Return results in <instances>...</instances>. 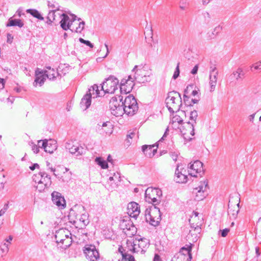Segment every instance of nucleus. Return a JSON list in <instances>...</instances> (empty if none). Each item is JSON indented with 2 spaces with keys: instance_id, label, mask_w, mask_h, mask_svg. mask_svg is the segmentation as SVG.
<instances>
[{
  "instance_id": "obj_10",
  "label": "nucleus",
  "mask_w": 261,
  "mask_h": 261,
  "mask_svg": "<svg viewBox=\"0 0 261 261\" xmlns=\"http://www.w3.org/2000/svg\"><path fill=\"white\" fill-rule=\"evenodd\" d=\"M207 187V182L204 181L200 182L198 187L194 189L193 193L196 194L195 199L196 201H201L206 197L207 193L205 190Z\"/></svg>"
},
{
  "instance_id": "obj_24",
  "label": "nucleus",
  "mask_w": 261,
  "mask_h": 261,
  "mask_svg": "<svg viewBox=\"0 0 261 261\" xmlns=\"http://www.w3.org/2000/svg\"><path fill=\"white\" fill-rule=\"evenodd\" d=\"M118 251L122 255V259L119 261H136L134 256L126 252V249L122 246L119 247Z\"/></svg>"
},
{
  "instance_id": "obj_21",
  "label": "nucleus",
  "mask_w": 261,
  "mask_h": 261,
  "mask_svg": "<svg viewBox=\"0 0 261 261\" xmlns=\"http://www.w3.org/2000/svg\"><path fill=\"white\" fill-rule=\"evenodd\" d=\"M158 144H154L152 145H144L142 147V151L145 155L149 158L153 156L156 152Z\"/></svg>"
},
{
  "instance_id": "obj_64",
  "label": "nucleus",
  "mask_w": 261,
  "mask_h": 261,
  "mask_svg": "<svg viewBox=\"0 0 261 261\" xmlns=\"http://www.w3.org/2000/svg\"><path fill=\"white\" fill-rule=\"evenodd\" d=\"M39 165L37 163H35L32 166H30V169L33 171L35 170L36 168H39Z\"/></svg>"
},
{
  "instance_id": "obj_7",
  "label": "nucleus",
  "mask_w": 261,
  "mask_h": 261,
  "mask_svg": "<svg viewBox=\"0 0 261 261\" xmlns=\"http://www.w3.org/2000/svg\"><path fill=\"white\" fill-rule=\"evenodd\" d=\"M119 100L116 97H113L110 100L109 107L113 115L116 117L122 116L124 114L123 106L122 105L123 97L118 96Z\"/></svg>"
},
{
  "instance_id": "obj_39",
  "label": "nucleus",
  "mask_w": 261,
  "mask_h": 261,
  "mask_svg": "<svg viewBox=\"0 0 261 261\" xmlns=\"http://www.w3.org/2000/svg\"><path fill=\"white\" fill-rule=\"evenodd\" d=\"M55 72V70L53 69L51 71L41 70L40 72V73H44V75H45L50 80H55L56 79Z\"/></svg>"
},
{
  "instance_id": "obj_45",
  "label": "nucleus",
  "mask_w": 261,
  "mask_h": 261,
  "mask_svg": "<svg viewBox=\"0 0 261 261\" xmlns=\"http://www.w3.org/2000/svg\"><path fill=\"white\" fill-rule=\"evenodd\" d=\"M137 232V228L135 225L129 227L128 230H124V233L128 237H132L136 234Z\"/></svg>"
},
{
  "instance_id": "obj_50",
  "label": "nucleus",
  "mask_w": 261,
  "mask_h": 261,
  "mask_svg": "<svg viewBox=\"0 0 261 261\" xmlns=\"http://www.w3.org/2000/svg\"><path fill=\"white\" fill-rule=\"evenodd\" d=\"M29 145L31 146L32 150L33 151L34 153H38L39 152V147L33 142H29Z\"/></svg>"
},
{
  "instance_id": "obj_29",
  "label": "nucleus",
  "mask_w": 261,
  "mask_h": 261,
  "mask_svg": "<svg viewBox=\"0 0 261 261\" xmlns=\"http://www.w3.org/2000/svg\"><path fill=\"white\" fill-rule=\"evenodd\" d=\"M57 149V145L56 142L53 141L47 140V143L45 145L44 150L46 152L52 153Z\"/></svg>"
},
{
  "instance_id": "obj_36",
  "label": "nucleus",
  "mask_w": 261,
  "mask_h": 261,
  "mask_svg": "<svg viewBox=\"0 0 261 261\" xmlns=\"http://www.w3.org/2000/svg\"><path fill=\"white\" fill-rule=\"evenodd\" d=\"M192 248V244H190V245H187L186 247V246L182 247L180 249V251L179 252V253L178 254H181L185 255V256H187V257L189 256H190V257H192V253H191Z\"/></svg>"
},
{
  "instance_id": "obj_26",
  "label": "nucleus",
  "mask_w": 261,
  "mask_h": 261,
  "mask_svg": "<svg viewBox=\"0 0 261 261\" xmlns=\"http://www.w3.org/2000/svg\"><path fill=\"white\" fill-rule=\"evenodd\" d=\"M91 95H90V93H86L85 94L82 98L80 102V106L81 108L84 110L87 109L91 105Z\"/></svg>"
},
{
  "instance_id": "obj_8",
  "label": "nucleus",
  "mask_w": 261,
  "mask_h": 261,
  "mask_svg": "<svg viewBox=\"0 0 261 261\" xmlns=\"http://www.w3.org/2000/svg\"><path fill=\"white\" fill-rule=\"evenodd\" d=\"M83 251L86 259L89 261H99L100 259L99 251L94 245H86Z\"/></svg>"
},
{
  "instance_id": "obj_53",
  "label": "nucleus",
  "mask_w": 261,
  "mask_h": 261,
  "mask_svg": "<svg viewBox=\"0 0 261 261\" xmlns=\"http://www.w3.org/2000/svg\"><path fill=\"white\" fill-rule=\"evenodd\" d=\"M45 80V79L43 76H36L35 80V82L39 83L40 86H42Z\"/></svg>"
},
{
  "instance_id": "obj_3",
  "label": "nucleus",
  "mask_w": 261,
  "mask_h": 261,
  "mask_svg": "<svg viewBox=\"0 0 261 261\" xmlns=\"http://www.w3.org/2000/svg\"><path fill=\"white\" fill-rule=\"evenodd\" d=\"M122 105L124 113L129 116H133L138 110V105L136 99L132 95H129L122 100Z\"/></svg>"
},
{
  "instance_id": "obj_62",
  "label": "nucleus",
  "mask_w": 261,
  "mask_h": 261,
  "mask_svg": "<svg viewBox=\"0 0 261 261\" xmlns=\"http://www.w3.org/2000/svg\"><path fill=\"white\" fill-rule=\"evenodd\" d=\"M255 70H261V62L256 63L254 65H253Z\"/></svg>"
},
{
  "instance_id": "obj_37",
  "label": "nucleus",
  "mask_w": 261,
  "mask_h": 261,
  "mask_svg": "<svg viewBox=\"0 0 261 261\" xmlns=\"http://www.w3.org/2000/svg\"><path fill=\"white\" fill-rule=\"evenodd\" d=\"M26 12L39 20H44V17H43L41 14L36 9H29L26 10Z\"/></svg>"
},
{
  "instance_id": "obj_49",
  "label": "nucleus",
  "mask_w": 261,
  "mask_h": 261,
  "mask_svg": "<svg viewBox=\"0 0 261 261\" xmlns=\"http://www.w3.org/2000/svg\"><path fill=\"white\" fill-rule=\"evenodd\" d=\"M42 173V172H39L38 173L34 174L33 176V180L36 184H37V185H39V182L41 180L42 176H43Z\"/></svg>"
},
{
  "instance_id": "obj_40",
  "label": "nucleus",
  "mask_w": 261,
  "mask_h": 261,
  "mask_svg": "<svg viewBox=\"0 0 261 261\" xmlns=\"http://www.w3.org/2000/svg\"><path fill=\"white\" fill-rule=\"evenodd\" d=\"M133 225H134V224L130 219L128 220H123L121 221L120 224L121 229L123 230V232H124V230H128L129 227H132Z\"/></svg>"
},
{
  "instance_id": "obj_2",
  "label": "nucleus",
  "mask_w": 261,
  "mask_h": 261,
  "mask_svg": "<svg viewBox=\"0 0 261 261\" xmlns=\"http://www.w3.org/2000/svg\"><path fill=\"white\" fill-rule=\"evenodd\" d=\"M135 72L134 77L136 81L140 83L150 82L151 72L147 68L142 65H136L132 70Z\"/></svg>"
},
{
  "instance_id": "obj_11",
  "label": "nucleus",
  "mask_w": 261,
  "mask_h": 261,
  "mask_svg": "<svg viewBox=\"0 0 261 261\" xmlns=\"http://www.w3.org/2000/svg\"><path fill=\"white\" fill-rule=\"evenodd\" d=\"M81 210L84 211V207L82 205H75L74 207L71 208L69 214V218L70 219V222L72 223L73 225L76 226L79 224V218L80 217V215L77 213V212L81 211Z\"/></svg>"
},
{
  "instance_id": "obj_44",
  "label": "nucleus",
  "mask_w": 261,
  "mask_h": 261,
  "mask_svg": "<svg viewBox=\"0 0 261 261\" xmlns=\"http://www.w3.org/2000/svg\"><path fill=\"white\" fill-rule=\"evenodd\" d=\"M202 17L201 21L203 24H208L210 23L211 20V16L208 12L206 11L202 12Z\"/></svg>"
},
{
  "instance_id": "obj_55",
  "label": "nucleus",
  "mask_w": 261,
  "mask_h": 261,
  "mask_svg": "<svg viewBox=\"0 0 261 261\" xmlns=\"http://www.w3.org/2000/svg\"><path fill=\"white\" fill-rule=\"evenodd\" d=\"M188 4L187 0H181L179 2V8L181 10H185L187 7Z\"/></svg>"
},
{
  "instance_id": "obj_1",
  "label": "nucleus",
  "mask_w": 261,
  "mask_h": 261,
  "mask_svg": "<svg viewBox=\"0 0 261 261\" xmlns=\"http://www.w3.org/2000/svg\"><path fill=\"white\" fill-rule=\"evenodd\" d=\"M166 104L171 114H173L175 112L179 111L182 105L180 94L175 91L169 92L166 99Z\"/></svg>"
},
{
  "instance_id": "obj_54",
  "label": "nucleus",
  "mask_w": 261,
  "mask_h": 261,
  "mask_svg": "<svg viewBox=\"0 0 261 261\" xmlns=\"http://www.w3.org/2000/svg\"><path fill=\"white\" fill-rule=\"evenodd\" d=\"M79 41L81 43L85 44L86 45L89 46L90 48H93L94 47L93 44L92 43H91V42L89 40H86L82 38H80Z\"/></svg>"
},
{
  "instance_id": "obj_25",
  "label": "nucleus",
  "mask_w": 261,
  "mask_h": 261,
  "mask_svg": "<svg viewBox=\"0 0 261 261\" xmlns=\"http://www.w3.org/2000/svg\"><path fill=\"white\" fill-rule=\"evenodd\" d=\"M46 19V20L45 21V23L47 26H51L53 25H57L58 24V21L56 20L55 10L49 11Z\"/></svg>"
},
{
  "instance_id": "obj_22",
  "label": "nucleus",
  "mask_w": 261,
  "mask_h": 261,
  "mask_svg": "<svg viewBox=\"0 0 261 261\" xmlns=\"http://www.w3.org/2000/svg\"><path fill=\"white\" fill-rule=\"evenodd\" d=\"M60 16L62 17V18L60 21L59 23L60 24L61 28L64 31H67L69 29L70 30V27L72 24L67 14L65 13H62L60 14Z\"/></svg>"
},
{
  "instance_id": "obj_28",
  "label": "nucleus",
  "mask_w": 261,
  "mask_h": 261,
  "mask_svg": "<svg viewBox=\"0 0 261 261\" xmlns=\"http://www.w3.org/2000/svg\"><path fill=\"white\" fill-rule=\"evenodd\" d=\"M193 87V85H188L186 89L184 90V94L183 96V100L184 102L187 106H193L191 102V99H190V97L187 95L189 93V91L191 90V89H192Z\"/></svg>"
},
{
  "instance_id": "obj_20",
  "label": "nucleus",
  "mask_w": 261,
  "mask_h": 261,
  "mask_svg": "<svg viewBox=\"0 0 261 261\" xmlns=\"http://www.w3.org/2000/svg\"><path fill=\"white\" fill-rule=\"evenodd\" d=\"M134 80H135L134 77H132L131 75L128 76L127 83L124 86L120 87V91L121 94H126L132 91L135 86Z\"/></svg>"
},
{
  "instance_id": "obj_23",
  "label": "nucleus",
  "mask_w": 261,
  "mask_h": 261,
  "mask_svg": "<svg viewBox=\"0 0 261 261\" xmlns=\"http://www.w3.org/2000/svg\"><path fill=\"white\" fill-rule=\"evenodd\" d=\"M66 233H69V231L66 229H60L57 231L55 236V238L57 243H61L64 244L65 238H66Z\"/></svg>"
},
{
  "instance_id": "obj_27",
  "label": "nucleus",
  "mask_w": 261,
  "mask_h": 261,
  "mask_svg": "<svg viewBox=\"0 0 261 261\" xmlns=\"http://www.w3.org/2000/svg\"><path fill=\"white\" fill-rule=\"evenodd\" d=\"M228 209V215L229 216V219L231 220H235L238 217V214L239 212V208L236 209L237 207H233L232 205H230V201H229Z\"/></svg>"
},
{
  "instance_id": "obj_46",
  "label": "nucleus",
  "mask_w": 261,
  "mask_h": 261,
  "mask_svg": "<svg viewBox=\"0 0 261 261\" xmlns=\"http://www.w3.org/2000/svg\"><path fill=\"white\" fill-rule=\"evenodd\" d=\"M67 174L65 172H64L63 175H60L59 174H56V173H54V175L59 179L60 181L63 182H67L68 180L69 179V176L67 177Z\"/></svg>"
},
{
  "instance_id": "obj_58",
  "label": "nucleus",
  "mask_w": 261,
  "mask_h": 261,
  "mask_svg": "<svg viewBox=\"0 0 261 261\" xmlns=\"http://www.w3.org/2000/svg\"><path fill=\"white\" fill-rule=\"evenodd\" d=\"M229 230H230L229 228H225L222 230H220L219 232L221 233V236L222 237H225L227 235L228 233L229 232Z\"/></svg>"
},
{
  "instance_id": "obj_52",
  "label": "nucleus",
  "mask_w": 261,
  "mask_h": 261,
  "mask_svg": "<svg viewBox=\"0 0 261 261\" xmlns=\"http://www.w3.org/2000/svg\"><path fill=\"white\" fill-rule=\"evenodd\" d=\"M151 193L152 195H156L159 198L162 195V191L158 188L152 189Z\"/></svg>"
},
{
  "instance_id": "obj_15",
  "label": "nucleus",
  "mask_w": 261,
  "mask_h": 261,
  "mask_svg": "<svg viewBox=\"0 0 261 261\" xmlns=\"http://www.w3.org/2000/svg\"><path fill=\"white\" fill-rule=\"evenodd\" d=\"M112 129L110 122L108 121L103 122L102 124L98 123L95 127L96 132L103 136L108 134H111L112 132Z\"/></svg>"
},
{
  "instance_id": "obj_47",
  "label": "nucleus",
  "mask_w": 261,
  "mask_h": 261,
  "mask_svg": "<svg viewBox=\"0 0 261 261\" xmlns=\"http://www.w3.org/2000/svg\"><path fill=\"white\" fill-rule=\"evenodd\" d=\"M85 25V21H82L81 22H80L78 23V27H76L75 30H74V28H73V29H70V30L72 32L74 31L75 33H81L82 32V31L84 30Z\"/></svg>"
},
{
  "instance_id": "obj_57",
  "label": "nucleus",
  "mask_w": 261,
  "mask_h": 261,
  "mask_svg": "<svg viewBox=\"0 0 261 261\" xmlns=\"http://www.w3.org/2000/svg\"><path fill=\"white\" fill-rule=\"evenodd\" d=\"M72 242V239H68L65 240L64 244H62L63 246H62V248H64L65 249L67 248V247H69L71 245Z\"/></svg>"
},
{
  "instance_id": "obj_9",
  "label": "nucleus",
  "mask_w": 261,
  "mask_h": 261,
  "mask_svg": "<svg viewBox=\"0 0 261 261\" xmlns=\"http://www.w3.org/2000/svg\"><path fill=\"white\" fill-rule=\"evenodd\" d=\"M189 174L193 177H202L204 174V171L203 168V163L199 160L195 161L190 165Z\"/></svg>"
},
{
  "instance_id": "obj_42",
  "label": "nucleus",
  "mask_w": 261,
  "mask_h": 261,
  "mask_svg": "<svg viewBox=\"0 0 261 261\" xmlns=\"http://www.w3.org/2000/svg\"><path fill=\"white\" fill-rule=\"evenodd\" d=\"M95 162L97 164L100 166L102 169H107L108 168L107 162L101 157H96L95 159Z\"/></svg>"
},
{
  "instance_id": "obj_14",
  "label": "nucleus",
  "mask_w": 261,
  "mask_h": 261,
  "mask_svg": "<svg viewBox=\"0 0 261 261\" xmlns=\"http://www.w3.org/2000/svg\"><path fill=\"white\" fill-rule=\"evenodd\" d=\"M66 149L68 150L69 152L76 156L81 155L86 153V149L79 144L72 145L70 143H67L65 146Z\"/></svg>"
},
{
  "instance_id": "obj_63",
  "label": "nucleus",
  "mask_w": 261,
  "mask_h": 261,
  "mask_svg": "<svg viewBox=\"0 0 261 261\" xmlns=\"http://www.w3.org/2000/svg\"><path fill=\"white\" fill-rule=\"evenodd\" d=\"M198 69V65H196L193 67V68L192 69V70H191V73L192 74H196V73H197Z\"/></svg>"
},
{
  "instance_id": "obj_16",
  "label": "nucleus",
  "mask_w": 261,
  "mask_h": 261,
  "mask_svg": "<svg viewBox=\"0 0 261 261\" xmlns=\"http://www.w3.org/2000/svg\"><path fill=\"white\" fill-rule=\"evenodd\" d=\"M218 75V71L215 66H211L210 71V91H213L216 87L217 82V76Z\"/></svg>"
},
{
  "instance_id": "obj_4",
  "label": "nucleus",
  "mask_w": 261,
  "mask_h": 261,
  "mask_svg": "<svg viewBox=\"0 0 261 261\" xmlns=\"http://www.w3.org/2000/svg\"><path fill=\"white\" fill-rule=\"evenodd\" d=\"M198 117V113L197 111L193 110L190 112V120L191 121L183 123L181 132L186 139L185 136L191 135L193 136L195 135L194 126L196 124V119Z\"/></svg>"
},
{
  "instance_id": "obj_33",
  "label": "nucleus",
  "mask_w": 261,
  "mask_h": 261,
  "mask_svg": "<svg viewBox=\"0 0 261 261\" xmlns=\"http://www.w3.org/2000/svg\"><path fill=\"white\" fill-rule=\"evenodd\" d=\"M148 190L146 191L145 192V200L146 201H148L149 203H151L152 204L153 206H156L161 200L159 199H158L157 197H151V194L150 193H147Z\"/></svg>"
},
{
  "instance_id": "obj_41",
  "label": "nucleus",
  "mask_w": 261,
  "mask_h": 261,
  "mask_svg": "<svg viewBox=\"0 0 261 261\" xmlns=\"http://www.w3.org/2000/svg\"><path fill=\"white\" fill-rule=\"evenodd\" d=\"M191 259L192 257H190V256L187 258V256H185L181 254H177L176 256H174L171 261H191Z\"/></svg>"
},
{
  "instance_id": "obj_6",
  "label": "nucleus",
  "mask_w": 261,
  "mask_h": 261,
  "mask_svg": "<svg viewBox=\"0 0 261 261\" xmlns=\"http://www.w3.org/2000/svg\"><path fill=\"white\" fill-rule=\"evenodd\" d=\"M119 83V80L115 76L111 75L106 78L101 84V90H103L105 93H114L118 89Z\"/></svg>"
},
{
  "instance_id": "obj_60",
  "label": "nucleus",
  "mask_w": 261,
  "mask_h": 261,
  "mask_svg": "<svg viewBox=\"0 0 261 261\" xmlns=\"http://www.w3.org/2000/svg\"><path fill=\"white\" fill-rule=\"evenodd\" d=\"M16 14L20 17L22 15H24L25 14L22 12V9L21 8H19L17 10Z\"/></svg>"
},
{
  "instance_id": "obj_35",
  "label": "nucleus",
  "mask_w": 261,
  "mask_h": 261,
  "mask_svg": "<svg viewBox=\"0 0 261 261\" xmlns=\"http://www.w3.org/2000/svg\"><path fill=\"white\" fill-rule=\"evenodd\" d=\"M24 25V23L21 20L19 19H12L10 18L9 19L7 27H15L18 26L19 28H22Z\"/></svg>"
},
{
  "instance_id": "obj_18",
  "label": "nucleus",
  "mask_w": 261,
  "mask_h": 261,
  "mask_svg": "<svg viewBox=\"0 0 261 261\" xmlns=\"http://www.w3.org/2000/svg\"><path fill=\"white\" fill-rule=\"evenodd\" d=\"M128 214L130 217L137 219L140 213V206L135 202H130L127 205Z\"/></svg>"
},
{
  "instance_id": "obj_56",
  "label": "nucleus",
  "mask_w": 261,
  "mask_h": 261,
  "mask_svg": "<svg viewBox=\"0 0 261 261\" xmlns=\"http://www.w3.org/2000/svg\"><path fill=\"white\" fill-rule=\"evenodd\" d=\"M47 143V140H39L38 141V144H37V146H38V147L39 148H44L45 147V145Z\"/></svg>"
},
{
  "instance_id": "obj_43",
  "label": "nucleus",
  "mask_w": 261,
  "mask_h": 261,
  "mask_svg": "<svg viewBox=\"0 0 261 261\" xmlns=\"http://www.w3.org/2000/svg\"><path fill=\"white\" fill-rule=\"evenodd\" d=\"M135 241L132 242L130 241L127 240L126 241V246L124 248V249H126V252L128 253L129 251H130L131 253H133V251H136L137 250L136 248H135Z\"/></svg>"
},
{
  "instance_id": "obj_48",
  "label": "nucleus",
  "mask_w": 261,
  "mask_h": 261,
  "mask_svg": "<svg viewBox=\"0 0 261 261\" xmlns=\"http://www.w3.org/2000/svg\"><path fill=\"white\" fill-rule=\"evenodd\" d=\"M48 6L49 8H52V10H55V12H57V11H59L60 10V6H59V4L55 2H50L48 1L47 2Z\"/></svg>"
},
{
  "instance_id": "obj_13",
  "label": "nucleus",
  "mask_w": 261,
  "mask_h": 261,
  "mask_svg": "<svg viewBox=\"0 0 261 261\" xmlns=\"http://www.w3.org/2000/svg\"><path fill=\"white\" fill-rule=\"evenodd\" d=\"M51 199L54 204L60 209H64L66 207L65 200L60 193L54 191L51 194Z\"/></svg>"
},
{
  "instance_id": "obj_51",
  "label": "nucleus",
  "mask_w": 261,
  "mask_h": 261,
  "mask_svg": "<svg viewBox=\"0 0 261 261\" xmlns=\"http://www.w3.org/2000/svg\"><path fill=\"white\" fill-rule=\"evenodd\" d=\"M180 70H179V63L178 62L176 67L175 70L174 72V74L173 75L172 78L174 80L176 79L179 75Z\"/></svg>"
},
{
  "instance_id": "obj_31",
  "label": "nucleus",
  "mask_w": 261,
  "mask_h": 261,
  "mask_svg": "<svg viewBox=\"0 0 261 261\" xmlns=\"http://www.w3.org/2000/svg\"><path fill=\"white\" fill-rule=\"evenodd\" d=\"M139 248L141 250V253H144L145 252V249L147 248L149 245L148 240L145 238H141L138 240H136Z\"/></svg>"
},
{
  "instance_id": "obj_61",
  "label": "nucleus",
  "mask_w": 261,
  "mask_h": 261,
  "mask_svg": "<svg viewBox=\"0 0 261 261\" xmlns=\"http://www.w3.org/2000/svg\"><path fill=\"white\" fill-rule=\"evenodd\" d=\"M170 156L173 161H176L177 160L178 155L175 152H172L170 153Z\"/></svg>"
},
{
  "instance_id": "obj_38",
  "label": "nucleus",
  "mask_w": 261,
  "mask_h": 261,
  "mask_svg": "<svg viewBox=\"0 0 261 261\" xmlns=\"http://www.w3.org/2000/svg\"><path fill=\"white\" fill-rule=\"evenodd\" d=\"M69 70V67L65 66V65H60L57 69V76L61 77L62 76L65 75L66 73H68Z\"/></svg>"
},
{
  "instance_id": "obj_17",
  "label": "nucleus",
  "mask_w": 261,
  "mask_h": 261,
  "mask_svg": "<svg viewBox=\"0 0 261 261\" xmlns=\"http://www.w3.org/2000/svg\"><path fill=\"white\" fill-rule=\"evenodd\" d=\"M245 75L243 68L239 67L236 70L233 71L228 76V82L230 83L242 80Z\"/></svg>"
},
{
  "instance_id": "obj_59",
  "label": "nucleus",
  "mask_w": 261,
  "mask_h": 261,
  "mask_svg": "<svg viewBox=\"0 0 261 261\" xmlns=\"http://www.w3.org/2000/svg\"><path fill=\"white\" fill-rule=\"evenodd\" d=\"M1 250L3 253L6 254L9 251V247L8 246H3L2 245H1Z\"/></svg>"
},
{
  "instance_id": "obj_5",
  "label": "nucleus",
  "mask_w": 261,
  "mask_h": 261,
  "mask_svg": "<svg viewBox=\"0 0 261 261\" xmlns=\"http://www.w3.org/2000/svg\"><path fill=\"white\" fill-rule=\"evenodd\" d=\"M145 219L147 222L154 226H158L161 220V213L160 208L157 206L146 208L145 212Z\"/></svg>"
},
{
  "instance_id": "obj_34",
  "label": "nucleus",
  "mask_w": 261,
  "mask_h": 261,
  "mask_svg": "<svg viewBox=\"0 0 261 261\" xmlns=\"http://www.w3.org/2000/svg\"><path fill=\"white\" fill-rule=\"evenodd\" d=\"M87 93H90L91 96L93 95V98H97L100 96V91L98 85L94 84L93 86H91L89 88Z\"/></svg>"
},
{
  "instance_id": "obj_32",
  "label": "nucleus",
  "mask_w": 261,
  "mask_h": 261,
  "mask_svg": "<svg viewBox=\"0 0 261 261\" xmlns=\"http://www.w3.org/2000/svg\"><path fill=\"white\" fill-rule=\"evenodd\" d=\"M222 30V27L218 25L213 31L208 32L206 35V40H211L214 38Z\"/></svg>"
},
{
  "instance_id": "obj_19",
  "label": "nucleus",
  "mask_w": 261,
  "mask_h": 261,
  "mask_svg": "<svg viewBox=\"0 0 261 261\" xmlns=\"http://www.w3.org/2000/svg\"><path fill=\"white\" fill-rule=\"evenodd\" d=\"M179 166H177L175 172L174 180L177 183H186L188 181V176L185 174L186 170L181 169L179 170Z\"/></svg>"
},
{
  "instance_id": "obj_12",
  "label": "nucleus",
  "mask_w": 261,
  "mask_h": 261,
  "mask_svg": "<svg viewBox=\"0 0 261 261\" xmlns=\"http://www.w3.org/2000/svg\"><path fill=\"white\" fill-rule=\"evenodd\" d=\"M42 178L39 185L36 186V189L41 192L45 189L49 188L51 184V178L45 172H42Z\"/></svg>"
},
{
  "instance_id": "obj_30",
  "label": "nucleus",
  "mask_w": 261,
  "mask_h": 261,
  "mask_svg": "<svg viewBox=\"0 0 261 261\" xmlns=\"http://www.w3.org/2000/svg\"><path fill=\"white\" fill-rule=\"evenodd\" d=\"M89 223L88 219V215L87 214L84 213L80 215V217L79 218V224L78 226H76L77 228L80 227L82 228L84 227H85L87 225H88Z\"/></svg>"
}]
</instances>
